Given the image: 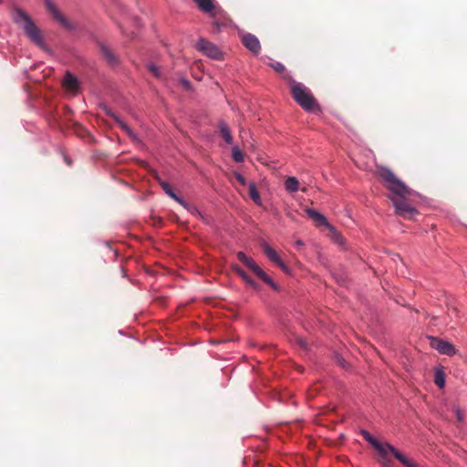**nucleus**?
<instances>
[{
    "mask_svg": "<svg viewBox=\"0 0 467 467\" xmlns=\"http://www.w3.org/2000/svg\"><path fill=\"white\" fill-rule=\"evenodd\" d=\"M378 174L385 187L392 193L390 200L396 213L405 219H411L418 214V211L407 201L410 190L388 168H379Z\"/></svg>",
    "mask_w": 467,
    "mask_h": 467,
    "instance_id": "nucleus-1",
    "label": "nucleus"
},
{
    "mask_svg": "<svg viewBox=\"0 0 467 467\" xmlns=\"http://www.w3.org/2000/svg\"><path fill=\"white\" fill-rule=\"evenodd\" d=\"M291 88V94L295 101L305 110L317 113L320 111V106L310 90L300 82H296L290 76H285Z\"/></svg>",
    "mask_w": 467,
    "mask_h": 467,
    "instance_id": "nucleus-2",
    "label": "nucleus"
},
{
    "mask_svg": "<svg viewBox=\"0 0 467 467\" xmlns=\"http://www.w3.org/2000/svg\"><path fill=\"white\" fill-rule=\"evenodd\" d=\"M13 19L16 24L23 25L26 35L32 42L39 47L44 46V40L40 29L25 11L16 8L13 14Z\"/></svg>",
    "mask_w": 467,
    "mask_h": 467,
    "instance_id": "nucleus-3",
    "label": "nucleus"
},
{
    "mask_svg": "<svg viewBox=\"0 0 467 467\" xmlns=\"http://www.w3.org/2000/svg\"><path fill=\"white\" fill-rule=\"evenodd\" d=\"M237 258L240 262H242L244 265H246L254 274L258 276L265 283L271 285L275 290H277V285L269 277L266 273L253 260V258L248 257L244 252L237 253Z\"/></svg>",
    "mask_w": 467,
    "mask_h": 467,
    "instance_id": "nucleus-4",
    "label": "nucleus"
},
{
    "mask_svg": "<svg viewBox=\"0 0 467 467\" xmlns=\"http://www.w3.org/2000/svg\"><path fill=\"white\" fill-rule=\"evenodd\" d=\"M379 453V455L383 458H387L389 452H391L393 456L404 466L406 467H418V465L413 462L411 460L403 455L400 451H399L393 445L387 442L382 444L381 442L378 443V447L374 448Z\"/></svg>",
    "mask_w": 467,
    "mask_h": 467,
    "instance_id": "nucleus-5",
    "label": "nucleus"
},
{
    "mask_svg": "<svg viewBox=\"0 0 467 467\" xmlns=\"http://www.w3.org/2000/svg\"><path fill=\"white\" fill-rule=\"evenodd\" d=\"M306 213L316 223L317 226H327L332 234V238L337 243L340 244H343V238L340 235V234L336 230L334 226L328 223L327 218L323 214L319 213L318 212L311 208H306Z\"/></svg>",
    "mask_w": 467,
    "mask_h": 467,
    "instance_id": "nucleus-6",
    "label": "nucleus"
},
{
    "mask_svg": "<svg viewBox=\"0 0 467 467\" xmlns=\"http://www.w3.org/2000/svg\"><path fill=\"white\" fill-rule=\"evenodd\" d=\"M45 6L54 20L57 21L67 29H74V25L60 12L52 0H44Z\"/></svg>",
    "mask_w": 467,
    "mask_h": 467,
    "instance_id": "nucleus-7",
    "label": "nucleus"
},
{
    "mask_svg": "<svg viewBox=\"0 0 467 467\" xmlns=\"http://www.w3.org/2000/svg\"><path fill=\"white\" fill-rule=\"evenodd\" d=\"M196 47L198 50L211 58L219 60L223 57V54L218 47L204 38H200Z\"/></svg>",
    "mask_w": 467,
    "mask_h": 467,
    "instance_id": "nucleus-8",
    "label": "nucleus"
},
{
    "mask_svg": "<svg viewBox=\"0 0 467 467\" xmlns=\"http://www.w3.org/2000/svg\"><path fill=\"white\" fill-rule=\"evenodd\" d=\"M429 339L431 347L439 351L441 354L447 356H453L454 354H456V349L454 346L450 342L444 341L434 337H430Z\"/></svg>",
    "mask_w": 467,
    "mask_h": 467,
    "instance_id": "nucleus-9",
    "label": "nucleus"
},
{
    "mask_svg": "<svg viewBox=\"0 0 467 467\" xmlns=\"http://www.w3.org/2000/svg\"><path fill=\"white\" fill-rule=\"evenodd\" d=\"M243 45L253 54L257 55L261 51V44L259 39L251 33H246L242 36Z\"/></svg>",
    "mask_w": 467,
    "mask_h": 467,
    "instance_id": "nucleus-10",
    "label": "nucleus"
},
{
    "mask_svg": "<svg viewBox=\"0 0 467 467\" xmlns=\"http://www.w3.org/2000/svg\"><path fill=\"white\" fill-rule=\"evenodd\" d=\"M99 47L101 55L103 56L104 59L110 65L114 66L119 64V58L116 56V54L113 52V50L108 47L106 44L99 42Z\"/></svg>",
    "mask_w": 467,
    "mask_h": 467,
    "instance_id": "nucleus-11",
    "label": "nucleus"
},
{
    "mask_svg": "<svg viewBox=\"0 0 467 467\" xmlns=\"http://www.w3.org/2000/svg\"><path fill=\"white\" fill-rule=\"evenodd\" d=\"M263 250L265 254L269 258V260L276 264L284 271L287 270L286 265L284 264V262L278 256L277 253L271 246H269L267 244H265L263 245Z\"/></svg>",
    "mask_w": 467,
    "mask_h": 467,
    "instance_id": "nucleus-12",
    "label": "nucleus"
},
{
    "mask_svg": "<svg viewBox=\"0 0 467 467\" xmlns=\"http://www.w3.org/2000/svg\"><path fill=\"white\" fill-rule=\"evenodd\" d=\"M156 180L158 181L159 184L161 185V187L162 188V190L171 198L173 199L174 201H176L178 203H180L181 205L186 207L187 206V203L185 202V201H183L182 198H180L171 189V185L166 182H163L161 178L159 177H156Z\"/></svg>",
    "mask_w": 467,
    "mask_h": 467,
    "instance_id": "nucleus-13",
    "label": "nucleus"
},
{
    "mask_svg": "<svg viewBox=\"0 0 467 467\" xmlns=\"http://www.w3.org/2000/svg\"><path fill=\"white\" fill-rule=\"evenodd\" d=\"M218 129L221 136L223 138L227 144H232L234 138L232 136L231 130L224 120H220L218 123Z\"/></svg>",
    "mask_w": 467,
    "mask_h": 467,
    "instance_id": "nucleus-14",
    "label": "nucleus"
},
{
    "mask_svg": "<svg viewBox=\"0 0 467 467\" xmlns=\"http://www.w3.org/2000/svg\"><path fill=\"white\" fill-rule=\"evenodd\" d=\"M232 268L247 285L257 288V284L238 265H233Z\"/></svg>",
    "mask_w": 467,
    "mask_h": 467,
    "instance_id": "nucleus-15",
    "label": "nucleus"
},
{
    "mask_svg": "<svg viewBox=\"0 0 467 467\" xmlns=\"http://www.w3.org/2000/svg\"><path fill=\"white\" fill-rule=\"evenodd\" d=\"M198 8L203 13H212L214 8V0H193Z\"/></svg>",
    "mask_w": 467,
    "mask_h": 467,
    "instance_id": "nucleus-16",
    "label": "nucleus"
},
{
    "mask_svg": "<svg viewBox=\"0 0 467 467\" xmlns=\"http://www.w3.org/2000/svg\"><path fill=\"white\" fill-rule=\"evenodd\" d=\"M64 86L70 91H76L78 88V80L73 75L67 73L64 78Z\"/></svg>",
    "mask_w": 467,
    "mask_h": 467,
    "instance_id": "nucleus-17",
    "label": "nucleus"
},
{
    "mask_svg": "<svg viewBox=\"0 0 467 467\" xmlns=\"http://www.w3.org/2000/svg\"><path fill=\"white\" fill-rule=\"evenodd\" d=\"M108 115L112 117L118 125L133 140H136V135L131 130V129L119 118H118L114 113L108 111Z\"/></svg>",
    "mask_w": 467,
    "mask_h": 467,
    "instance_id": "nucleus-18",
    "label": "nucleus"
},
{
    "mask_svg": "<svg viewBox=\"0 0 467 467\" xmlns=\"http://www.w3.org/2000/svg\"><path fill=\"white\" fill-rule=\"evenodd\" d=\"M285 190L289 192H296L299 190V182L296 177H288L285 182Z\"/></svg>",
    "mask_w": 467,
    "mask_h": 467,
    "instance_id": "nucleus-19",
    "label": "nucleus"
},
{
    "mask_svg": "<svg viewBox=\"0 0 467 467\" xmlns=\"http://www.w3.org/2000/svg\"><path fill=\"white\" fill-rule=\"evenodd\" d=\"M249 194H250V197L251 199L257 204V205H261V197H260V194L255 187V184L254 183H250L249 184Z\"/></svg>",
    "mask_w": 467,
    "mask_h": 467,
    "instance_id": "nucleus-20",
    "label": "nucleus"
},
{
    "mask_svg": "<svg viewBox=\"0 0 467 467\" xmlns=\"http://www.w3.org/2000/svg\"><path fill=\"white\" fill-rule=\"evenodd\" d=\"M361 435L365 441H367L371 446L378 447V443L379 442L376 438H374L368 431H361Z\"/></svg>",
    "mask_w": 467,
    "mask_h": 467,
    "instance_id": "nucleus-21",
    "label": "nucleus"
},
{
    "mask_svg": "<svg viewBox=\"0 0 467 467\" xmlns=\"http://www.w3.org/2000/svg\"><path fill=\"white\" fill-rule=\"evenodd\" d=\"M232 157L236 162H243L244 160L242 150L237 146L233 147Z\"/></svg>",
    "mask_w": 467,
    "mask_h": 467,
    "instance_id": "nucleus-22",
    "label": "nucleus"
},
{
    "mask_svg": "<svg viewBox=\"0 0 467 467\" xmlns=\"http://www.w3.org/2000/svg\"><path fill=\"white\" fill-rule=\"evenodd\" d=\"M271 67L277 72L283 75V78L285 76H289L288 74H285V66L280 62H273L271 63Z\"/></svg>",
    "mask_w": 467,
    "mask_h": 467,
    "instance_id": "nucleus-23",
    "label": "nucleus"
},
{
    "mask_svg": "<svg viewBox=\"0 0 467 467\" xmlns=\"http://www.w3.org/2000/svg\"><path fill=\"white\" fill-rule=\"evenodd\" d=\"M434 382L440 388H443L444 387V376H443V373L441 371H437L436 372Z\"/></svg>",
    "mask_w": 467,
    "mask_h": 467,
    "instance_id": "nucleus-24",
    "label": "nucleus"
},
{
    "mask_svg": "<svg viewBox=\"0 0 467 467\" xmlns=\"http://www.w3.org/2000/svg\"><path fill=\"white\" fill-rule=\"evenodd\" d=\"M149 71L155 77V78H161V70L159 67H157L154 64H149L148 65Z\"/></svg>",
    "mask_w": 467,
    "mask_h": 467,
    "instance_id": "nucleus-25",
    "label": "nucleus"
},
{
    "mask_svg": "<svg viewBox=\"0 0 467 467\" xmlns=\"http://www.w3.org/2000/svg\"><path fill=\"white\" fill-rule=\"evenodd\" d=\"M453 411L457 417V420L459 421H462L464 418V413L461 410V409L459 407H454Z\"/></svg>",
    "mask_w": 467,
    "mask_h": 467,
    "instance_id": "nucleus-26",
    "label": "nucleus"
},
{
    "mask_svg": "<svg viewBox=\"0 0 467 467\" xmlns=\"http://www.w3.org/2000/svg\"><path fill=\"white\" fill-rule=\"evenodd\" d=\"M296 340L298 346H300L303 349H307V343L303 337H296Z\"/></svg>",
    "mask_w": 467,
    "mask_h": 467,
    "instance_id": "nucleus-27",
    "label": "nucleus"
},
{
    "mask_svg": "<svg viewBox=\"0 0 467 467\" xmlns=\"http://www.w3.org/2000/svg\"><path fill=\"white\" fill-rule=\"evenodd\" d=\"M235 179L238 181V182H240L242 185H245L246 184V181L244 179V177L240 174V173H235Z\"/></svg>",
    "mask_w": 467,
    "mask_h": 467,
    "instance_id": "nucleus-28",
    "label": "nucleus"
},
{
    "mask_svg": "<svg viewBox=\"0 0 467 467\" xmlns=\"http://www.w3.org/2000/svg\"><path fill=\"white\" fill-rule=\"evenodd\" d=\"M379 462L383 467H390V462L387 458H383Z\"/></svg>",
    "mask_w": 467,
    "mask_h": 467,
    "instance_id": "nucleus-29",
    "label": "nucleus"
},
{
    "mask_svg": "<svg viewBox=\"0 0 467 467\" xmlns=\"http://www.w3.org/2000/svg\"><path fill=\"white\" fill-rule=\"evenodd\" d=\"M337 363L343 368L345 367V361L341 358H337Z\"/></svg>",
    "mask_w": 467,
    "mask_h": 467,
    "instance_id": "nucleus-30",
    "label": "nucleus"
},
{
    "mask_svg": "<svg viewBox=\"0 0 467 467\" xmlns=\"http://www.w3.org/2000/svg\"><path fill=\"white\" fill-rule=\"evenodd\" d=\"M153 220H156L155 224H157V223H158L160 225L162 223V220H161V218H160V217H153Z\"/></svg>",
    "mask_w": 467,
    "mask_h": 467,
    "instance_id": "nucleus-31",
    "label": "nucleus"
},
{
    "mask_svg": "<svg viewBox=\"0 0 467 467\" xmlns=\"http://www.w3.org/2000/svg\"><path fill=\"white\" fill-rule=\"evenodd\" d=\"M296 246H301V245H303V242L301 240H298V241H296Z\"/></svg>",
    "mask_w": 467,
    "mask_h": 467,
    "instance_id": "nucleus-32",
    "label": "nucleus"
},
{
    "mask_svg": "<svg viewBox=\"0 0 467 467\" xmlns=\"http://www.w3.org/2000/svg\"><path fill=\"white\" fill-rule=\"evenodd\" d=\"M451 314H455V315H457L458 310H457L456 308H452V309L451 310Z\"/></svg>",
    "mask_w": 467,
    "mask_h": 467,
    "instance_id": "nucleus-33",
    "label": "nucleus"
},
{
    "mask_svg": "<svg viewBox=\"0 0 467 467\" xmlns=\"http://www.w3.org/2000/svg\"><path fill=\"white\" fill-rule=\"evenodd\" d=\"M301 191L306 192L307 191V189L306 187H304V188L301 189Z\"/></svg>",
    "mask_w": 467,
    "mask_h": 467,
    "instance_id": "nucleus-34",
    "label": "nucleus"
}]
</instances>
